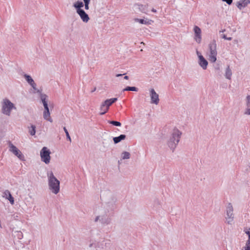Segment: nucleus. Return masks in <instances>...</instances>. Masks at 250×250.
<instances>
[{
    "label": "nucleus",
    "mask_w": 250,
    "mask_h": 250,
    "mask_svg": "<svg viewBox=\"0 0 250 250\" xmlns=\"http://www.w3.org/2000/svg\"><path fill=\"white\" fill-rule=\"evenodd\" d=\"M182 132L178 129H173L171 136L167 141V146L172 151H174L178 144Z\"/></svg>",
    "instance_id": "f257e3e1"
},
{
    "label": "nucleus",
    "mask_w": 250,
    "mask_h": 250,
    "mask_svg": "<svg viewBox=\"0 0 250 250\" xmlns=\"http://www.w3.org/2000/svg\"><path fill=\"white\" fill-rule=\"evenodd\" d=\"M49 189L51 192L57 194L60 191V181L55 177L52 172L47 173Z\"/></svg>",
    "instance_id": "f03ea898"
},
{
    "label": "nucleus",
    "mask_w": 250,
    "mask_h": 250,
    "mask_svg": "<svg viewBox=\"0 0 250 250\" xmlns=\"http://www.w3.org/2000/svg\"><path fill=\"white\" fill-rule=\"evenodd\" d=\"M1 112L6 116H10L13 109H15L14 104L7 98L4 99L1 103Z\"/></svg>",
    "instance_id": "7ed1b4c3"
},
{
    "label": "nucleus",
    "mask_w": 250,
    "mask_h": 250,
    "mask_svg": "<svg viewBox=\"0 0 250 250\" xmlns=\"http://www.w3.org/2000/svg\"><path fill=\"white\" fill-rule=\"evenodd\" d=\"M217 44L215 40H213L208 44L209 48V60L211 62H215L217 60Z\"/></svg>",
    "instance_id": "20e7f679"
},
{
    "label": "nucleus",
    "mask_w": 250,
    "mask_h": 250,
    "mask_svg": "<svg viewBox=\"0 0 250 250\" xmlns=\"http://www.w3.org/2000/svg\"><path fill=\"white\" fill-rule=\"evenodd\" d=\"M117 101V98H114L106 100L104 102L102 103L100 106V110L101 112L100 115H104L106 113L109 109V106L114 103Z\"/></svg>",
    "instance_id": "39448f33"
},
{
    "label": "nucleus",
    "mask_w": 250,
    "mask_h": 250,
    "mask_svg": "<svg viewBox=\"0 0 250 250\" xmlns=\"http://www.w3.org/2000/svg\"><path fill=\"white\" fill-rule=\"evenodd\" d=\"M50 153L51 152L49 149L45 146L43 147L40 151L41 160L46 164L50 163L51 158Z\"/></svg>",
    "instance_id": "423d86ee"
},
{
    "label": "nucleus",
    "mask_w": 250,
    "mask_h": 250,
    "mask_svg": "<svg viewBox=\"0 0 250 250\" xmlns=\"http://www.w3.org/2000/svg\"><path fill=\"white\" fill-rule=\"evenodd\" d=\"M9 150L12 152L21 160L24 161V157L21 151L14 145L10 143L9 145Z\"/></svg>",
    "instance_id": "0eeeda50"
},
{
    "label": "nucleus",
    "mask_w": 250,
    "mask_h": 250,
    "mask_svg": "<svg viewBox=\"0 0 250 250\" xmlns=\"http://www.w3.org/2000/svg\"><path fill=\"white\" fill-rule=\"evenodd\" d=\"M233 211V209L231 204L229 203L226 208V219L228 224H230L233 220L234 214Z\"/></svg>",
    "instance_id": "6e6552de"
},
{
    "label": "nucleus",
    "mask_w": 250,
    "mask_h": 250,
    "mask_svg": "<svg viewBox=\"0 0 250 250\" xmlns=\"http://www.w3.org/2000/svg\"><path fill=\"white\" fill-rule=\"evenodd\" d=\"M149 96L151 100V104H158L159 103V95L157 94L153 88L149 89Z\"/></svg>",
    "instance_id": "1a4fd4ad"
},
{
    "label": "nucleus",
    "mask_w": 250,
    "mask_h": 250,
    "mask_svg": "<svg viewBox=\"0 0 250 250\" xmlns=\"http://www.w3.org/2000/svg\"><path fill=\"white\" fill-rule=\"evenodd\" d=\"M100 221L103 225H108L111 222V218L107 215L104 214L97 216L95 219V222H97Z\"/></svg>",
    "instance_id": "9d476101"
},
{
    "label": "nucleus",
    "mask_w": 250,
    "mask_h": 250,
    "mask_svg": "<svg viewBox=\"0 0 250 250\" xmlns=\"http://www.w3.org/2000/svg\"><path fill=\"white\" fill-rule=\"evenodd\" d=\"M193 31L195 34L194 39L197 43H200L202 40L201 30L198 26L195 25L194 27Z\"/></svg>",
    "instance_id": "9b49d317"
},
{
    "label": "nucleus",
    "mask_w": 250,
    "mask_h": 250,
    "mask_svg": "<svg viewBox=\"0 0 250 250\" xmlns=\"http://www.w3.org/2000/svg\"><path fill=\"white\" fill-rule=\"evenodd\" d=\"M2 197L8 200L11 205L14 204V199L8 190H5L3 192Z\"/></svg>",
    "instance_id": "f8f14e48"
},
{
    "label": "nucleus",
    "mask_w": 250,
    "mask_h": 250,
    "mask_svg": "<svg viewBox=\"0 0 250 250\" xmlns=\"http://www.w3.org/2000/svg\"><path fill=\"white\" fill-rule=\"evenodd\" d=\"M77 14L80 16L81 19L84 22H87L89 20V18L88 15L85 12V11L83 9L77 12Z\"/></svg>",
    "instance_id": "ddd939ff"
},
{
    "label": "nucleus",
    "mask_w": 250,
    "mask_h": 250,
    "mask_svg": "<svg viewBox=\"0 0 250 250\" xmlns=\"http://www.w3.org/2000/svg\"><path fill=\"white\" fill-rule=\"evenodd\" d=\"M198 64L203 70H206L208 65V62L203 56H200L198 60Z\"/></svg>",
    "instance_id": "4468645a"
},
{
    "label": "nucleus",
    "mask_w": 250,
    "mask_h": 250,
    "mask_svg": "<svg viewBox=\"0 0 250 250\" xmlns=\"http://www.w3.org/2000/svg\"><path fill=\"white\" fill-rule=\"evenodd\" d=\"M111 144L112 140L110 136H108L103 138L102 145L104 148H108Z\"/></svg>",
    "instance_id": "2eb2a0df"
},
{
    "label": "nucleus",
    "mask_w": 250,
    "mask_h": 250,
    "mask_svg": "<svg viewBox=\"0 0 250 250\" xmlns=\"http://www.w3.org/2000/svg\"><path fill=\"white\" fill-rule=\"evenodd\" d=\"M250 3V0H240L237 2L236 5L240 10H241L242 8L246 7Z\"/></svg>",
    "instance_id": "dca6fc26"
},
{
    "label": "nucleus",
    "mask_w": 250,
    "mask_h": 250,
    "mask_svg": "<svg viewBox=\"0 0 250 250\" xmlns=\"http://www.w3.org/2000/svg\"><path fill=\"white\" fill-rule=\"evenodd\" d=\"M135 7L136 9H139V10L143 13L147 14L148 12L147 8L148 5H143V4H136L135 5Z\"/></svg>",
    "instance_id": "f3484780"
},
{
    "label": "nucleus",
    "mask_w": 250,
    "mask_h": 250,
    "mask_svg": "<svg viewBox=\"0 0 250 250\" xmlns=\"http://www.w3.org/2000/svg\"><path fill=\"white\" fill-rule=\"evenodd\" d=\"M126 138V135L125 134H121L118 137H113V140L114 141V144H116L122 141V140H124Z\"/></svg>",
    "instance_id": "a211bd4d"
},
{
    "label": "nucleus",
    "mask_w": 250,
    "mask_h": 250,
    "mask_svg": "<svg viewBox=\"0 0 250 250\" xmlns=\"http://www.w3.org/2000/svg\"><path fill=\"white\" fill-rule=\"evenodd\" d=\"M84 5L82 1H77L75 3H74L73 6L76 9V12H78L80 10H83L81 9L82 7H83Z\"/></svg>",
    "instance_id": "6ab92c4d"
},
{
    "label": "nucleus",
    "mask_w": 250,
    "mask_h": 250,
    "mask_svg": "<svg viewBox=\"0 0 250 250\" xmlns=\"http://www.w3.org/2000/svg\"><path fill=\"white\" fill-rule=\"evenodd\" d=\"M43 117L45 120H47L50 123L53 122V120L50 117V113L49 111H43Z\"/></svg>",
    "instance_id": "aec40b11"
},
{
    "label": "nucleus",
    "mask_w": 250,
    "mask_h": 250,
    "mask_svg": "<svg viewBox=\"0 0 250 250\" xmlns=\"http://www.w3.org/2000/svg\"><path fill=\"white\" fill-rule=\"evenodd\" d=\"M130 158V153L127 151H123L121 153V159L120 161L122 160L125 159H129Z\"/></svg>",
    "instance_id": "412c9836"
},
{
    "label": "nucleus",
    "mask_w": 250,
    "mask_h": 250,
    "mask_svg": "<svg viewBox=\"0 0 250 250\" xmlns=\"http://www.w3.org/2000/svg\"><path fill=\"white\" fill-rule=\"evenodd\" d=\"M231 75H232L231 70L230 69L229 66H228V67H227V68L226 69L225 75V77H226V78H227L229 80H230L231 79Z\"/></svg>",
    "instance_id": "4be33fe9"
},
{
    "label": "nucleus",
    "mask_w": 250,
    "mask_h": 250,
    "mask_svg": "<svg viewBox=\"0 0 250 250\" xmlns=\"http://www.w3.org/2000/svg\"><path fill=\"white\" fill-rule=\"evenodd\" d=\"M40 98L43 104L47 103V96L45 94H41Z\"/></svg>",
    "instance_id": "5701e85b"
},
{
    "label": "nucleus",
    "mask_w": 250,
    "mask_h": 250,
    "mask_svg": "<svg viewBox=\"0 0 250 250\" xmlns=\"http://www.w3.org/2000/svg\"><path fill=\"white\" fill-rule=\"evenodd\" d=\"M24 77L29 84H31V83L33 84L34 82L33 79L31 78V77L27 74H25L24 75Z\"/></svg>",
    "instance_id": "b1692460"
},
{
    "label": "nucleus",
    "mask_w": 250,
    "mask_h": 250,
    "mask_svg": "<svg viewBox=\"0 0 250 250\" xmlns=\"http://www.w3.org/2000/svg\"><path fill=\"white\" fill-rule=\"evenodd\" d=\"M29 132L30 134L33 136L36 133V126L34 125H32L31 127L29 128Z\"/></svg>",
    "instance_id": "393cba45"
},
{
    "label": "nucleus",
    "mask_w": 250,
    "mask_h": 250,
    "mask_svg": "<svg viewBox=\"0 0 250 250\" xmlns=\"http://www.w3.org/2000/svg\"><path fill=\"white\" fill-rule=\"evenodd\" d=\"M125 91H137L138 88L134 86H127L126 88H124L123 90Z\"/></svg>",
    "instance_id": "a878e982"
},
{
    "label": "nucleus",
    "mask_w": 250,
    "mask_h": 250,
    "mask_svg": "<svg viewBox=\"0 0 250 250\" xmlns=\"http://www.w3.org/2000/svg\"><path fill=\"white\" fill-rule=\"evenodd\" d=\"M108 123L116 126H120L121 125V123L118 121H109Z\"/></svg>",
    "instance_id": "bb28decb"
},
{
    "label": "nucleus",
    "mask_w": 250,
    "mask_h": 250,
    "mask_svg": "<svg viewBox=\"0 0 250 250\" xmlns=\"http://www.w3.org/2000/svg\"><path fill=\"white\" fill-rule=\"evenodd\" d=\"M63 130L65 133V134H66V138L67 140H68L70 142H71V139L70 138V136L69 134V133L67 130V129L65 127H63Z\"/></svg>",
    "instance_id": "cd10ccee"
},
{
    "label": "nucleus",
    "mask_w": 250,
    "mask_h": 250,
    "mask_svg": "<svg viewBox=\"0 0 250 250\" xmlns=\"http://www.w3.org/2000/svg\"><path fill=\"white\" fill-rule=\"evenodd\" d=\"M109 196L111 199V202H108V203H110L111 206H113L114 204L116 202V199L110 193Z\"/></svg>",
    "instance_id": "c85d7f7f"
},
{
    "label": "nucleus",
    "mask_w": 250,
    "mask_h": 250,
    "mask_svg": "<svg viewBox=\"0 0 250 250\" xmlns=\"http://www.w3.org/2000/svg\"><path fill=\"white\" fill-rule=\"evenodd\" d=\"M245 250H250V241L247 240L246 243V246L244 247Z\"/></svg>",
    "instance_id": "c756f323"
},
{
    "label": "nucleus",
    "mask_w": 250,
    "mask_h": 250,
    "mask_svg": "<svg viewBox=\"0 0 250 250\" xmlns=\"http://www.w3.org/2000/svg\"><path fill=\"white\" fill-rule=\"evenodd\" d=\"M247 100V106L250 107V95H248L246 97Z\"/></svg>",
    "instance_id": "7c9ffc66"
},
{
    "label": "nucleus",
    "mask_w": 250,
    "mask_h": 250,
    "mask_svg": "<svg viewBox=\"0 0 250 250\" xmlns=\"http://www.w3.org/2000/svg\"><path fill=\"white\" fill-rule=\"evenodd\" d=\"M245 233L248 235V240L250 241V228L245 229Z\"/></svg>",
    "instance_id": "2f4dec72"
},
{
    "label": "nucleus",
    "mask_w": 250,
    "mask_h": 250,
    "mask_svg": "<svg viewBox=\"0 0 250 250\" xmlns=\"http://www.w3.org/2000/svg\"><path fill=\"white\" fill-rule=\"evenodd\" d=\"M137 21L141 24H146L148 22L143 19H137Z\"/></svg>",
    "instance_id": "473e14b6"
},
{
    "label": "nucleus",
    "mask_w": 250,
    "mask_h": 250,
    "mask_svg": "<svg viewBox=\"0 0 250 250\" xmlns=\"http://www.w3.org/2000/svg\"><path fill=\"white\" fill-rule=\"evenodd\" d=\"M222 38L224 39L225 40H228V41H230L232 40V38L231 37H227L225 35V34H223L222 35Z\"/></svg>",
    "instance_id": "72a5a7b5"
},
{
    "label": "nucleus",
    "mask_w": 250,
    "mask_h": 250,
    "mask_svg": "<svg viewBox=\"0 0 250 250\" xmlns=\"http://www.w3.org/2000/svg\"><path fill=\"white\" fill-rule=\"evenodd\" d=\"M223 1L226 2L229 5H230L232 3L233 0H222Z\"/></svg>",
    "instance_id": "f704fd0d"
},
{
    "label": "nucleus",
    "mask_w": 250,
    "mask_h": 250,
    "mask_svg": "<svg viewBox=\"0 0 250 250\" xmlns=\"http://www.w3.org/2000/svg\"><path fill=\"white\" fill-rule=\"evenodd\" d=\"M32 87V88L35 89V90H37V88H36V84L35 83V82L33 83H31V84H30Z\"/></svg>",
    "instance_id": "c9c22d12"
},
{
    "label": "nucleus",
    "mask_w": 250,
    "mask_h": 250,
    "mask_svg": "<svg viewBox=\"0 0 250 250\" xmlns=\"http://www.w3.org/2000/svg\"><path fill=\"white\" fill-rule=\"evenodd\" d=\"M32 87V88L35 89V90H37V88H36V84L35 83V82L33 83H31V84H30Z\"/></svg>",
    "instance_id": "e433bc0d"
},
{
    "label": "nucleus",
    "mask_w": 250,
    "mask_h": 250,
    "mask_svg": "<svg viewBox=\"0 0 250 250\" xmlns=\"http://www.w3.org/2000/svg\"><path fill=\"white\" fill-rule=\"evenodd\" d=\"M84 8H85V10H88L89 9V3H84Z\"/></svg>",
    "instance_id": "4c0bfd02"
},
{
    "label": "nucleus",
    "mask_w": 250,
    "mask_h": 250,
    "mask_svg": "<svg viewBox=\"0 0 250 250\" xmlns=\"http://www.w3.org/2000/svg\"><path fill=\"white\" fill-rule=\"evenodd\" d=\"M196 54L198 56V59H200V56H203V55H202V54L198 51L197 50L196 51Z\"/></svg>",
    "instance_id": "58836bf2"
},
{
    "label": "nucleus",
    "mask_w": 250,
    "mask_h": 250,
    "mask_svg": "<svg viewBox=\"0 0 250 250\" xmlns=\"http://www.w3.org/2000/svg\"><path fill=\"white\" fill-rule=\"evenodd\" d=\"M44 111H49V108H48V106H47V107H44Z\"/></svg>",
    "instance_id": "ea45409f"
},
{
    "label": "nucleus",
    "mask_w": 250,
    "mask_h": 250,
    "mask_svg": "<svg viewBox=\"0 0 250 250\" xmlns=\"http://www.w3.org/2000/svg\"><path fill=\"white\" fill-rule=\"evenodd\" d=\"M83 0V2L84 3H90V0Z\"/></svg>",
    "instance_id": "a19ab883"
},
{
    "label": "nucleus",
    "mask_w": 250,
    "mask_h": 250,
    "mask_svg": "<svg viewBox=\"0 0 250 250\" xmlns=\"http://www.w3.org/2000/svg\"><path fill=\"white\" fill-rule=\"evenodd\" d=\"M125 75V74H118L116 75V77H120V76H122V75Z\"/></svg>",
    "instance_id": "79ce46f5"
},
{
    "label": "nucleus",
    "mask_w": 250,
    "mask_h": 250,
    "mask_svg": "<svg viewBox=\"0 0 250 250\" xmlns=\"http://www.w3.org/2000/svg\"><path fill=\"white\" fill-rule=\"evenodd\" d=\"M151 11L153 12H154V13H156L157 12L156 10L154 8H152Z\"/></svg>",
    "instance_id": "37998d69"
},
{
    "label": "nucleus",
    "mask_w": 250,
    "mask_h": 250,
    "mask_svg": "<svg viewBox=\"0 0 250 250\" xmlns=\"http://www.w3.org/2000/svg\"><path fill=\"white\" fill-rule=\"evenodd\" d=\"M43 105L44 107H47V106H48V104H47V103H46V104H43Z\"/></svg>",
    "instance_id": "c03bdc74"
},
{
    "label": "nucleus",
    "mask_w": 250,
    "mask_h": 250,
    "mask_svg": "<svg viewBox=\"0 0 250 250\" xmlns=\"http://www.w3.org/2000/svg\"><path fill=\"white\" fill-rule=\"evenodd\" d=\"M124 79H126V80H127L128 79V77L127 76H125L124 77Z\"/></svg>",
    "instance_id": "a18cd8bd"
},
{
    "label": "nucleus",
    "mask_w": 250,
    "mask_h": 250,
    "mask_svg": "<svg viewBox=\"0 0 250 250\" xmlns=\"http://www.w3.org/2000/svg\"><path fill=\"white\" fill-rule=\"evenodd\" d=\"M37 92L38 93H40V94H41V92L39 90H37Z\"/></svg>",
    "instance_id": "49530a36"
},
{
    "label": "nucleus",
    "mask_w": 250,
    "mask_h": 250,
    "mask_svg": "<svg viewBox=\"0 0 250 250\" xmlns=\"http://www.w3.org/2000/svg\"><path fill=\"white\" fill-rule=\"evenodd\" d=\"M18 217V216L17 215H16V216H14V218L15 219H17V218Z\"/></svg>",
    "instance_id": "de8ad7c7"
},
{
    "label": "nucleus",
    "mask_w": 250,
    "mask_h": 250,
    "mask_svg": "<svg viewBox=\"0 0 250 250\" xmlns=\"http://www.w3.org/2000/svg\"><path fill=\"white\" fill-rule=\"evenodd\" d=\"M96 90V87L94 88V89H93V90H92L91 92H93L94 91H95Z\"/></svg>",
    "instance_id": "09e8293b"
},
{
    "label": "nucleus",
    "mask_w": 250,
    "mask_h": 250,
    "mask_svg": "<svg viewBox=\"0 0 250 250\" xmlns=\"http://www.w3.org/2000/svg\"><path fill=\"white\" fill-rule=\"evenodd\" d=\"M118 163L120 164V160L118 161Z\"/></svg>",
    "instance_id": "8fccbe9b"
}]
</instances>
